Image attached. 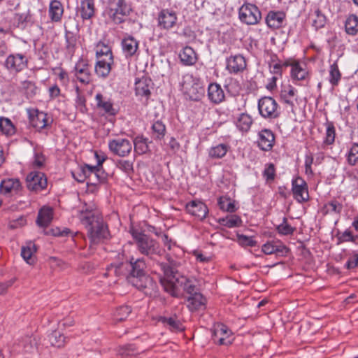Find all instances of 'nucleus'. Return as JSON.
Masks as SVG:
<instances>
[{"label":"nucleus","mask_w":358,"mask_h":358,"mask_svg":"<svg viewBox=\"0 0 358 358\" xmlns=\"http://www.w3.org/2000/svg\"><path fill=\"white\" fill-rule=\"evenodd\" d=\"M169 264L157 262L161 270L164 272V278L161 284L166 292L173 296H178L181 289L190 295L198 293V288L193 280L180 275L176 270L177 264L173 259L168 258Z\"/></svg>","instance_id":"obj_1"},{"label":"nucleus","mask_w":358,"mask_h":358,"mask_svg":"<svg viewBox=\"0 0 358 358\" xmlns=\"http://www.w3.org/2000/svg\"><path fill=\"white\" fill-rule=\"evenodd\" d=\"M79 219L87 229L90 246L108 238V227L94 203L85 204L80 211Z\"/></svg>","instance_id":"obj_2"},{"label":"nucleus","mask_w":358,"mask_h":358,"mask_svg":"<svg viewBox=\"0 0 358 358\" xmlns=\"http://www.w3.org/2000/svg\"><path fill=\"white\" fill-rule=\"evenodd\" d=\"M131 234L134 239L138 250L143 255L153 259L155 256H161L163 250L159 243L148 235L145 234L137 229H131Z\"/></svg>","instance_id":"obj_3"},{"label":"nucleus","mask_w":358,"mask_h":358,"mask_svg":"<svg viewBox=\"0 0 358 358\" xmlns=\"http://www.w3.org/2000/svg\"><path fill=\"white\" fill-rule=\"evenodd\" d=\"M131 10L126 0H108L106 13L115 24H120L124 22Z\"/></svg>","instance_id":"obj_4"},{"label":"nucleus","mask_w":358,"mask_h":358,"mask_svg":"<svg viewBox=\"0 0 358 358\" xmlns=\"http://www.w3.org/2000/svg\"><path fill=\"white\" fill-rule=\"evenodd\" d=\"M181 87L184 93L192 100H199L204 94L205 90L201 80L191 73L182 76Z\"/></svg>","instance_id":"obj_5"},{"label":"nucleus","mask_w":358,"mask_h":358,"mask_svg":"<svg viewBox=\"0 0 358 358\" xmlns=\"http://www.w3.org/2000/svg\"><path fill=\"white\" fill-rule=\"evenodd\" d=\"M146 264L143 258L135 259L131 257L129 262L121 263L117 266L113 264L108 268V273L114 272L116 275H120V271L123 268L127 270V278L129 276L138 277L145 274Z\"/></svg>","instance_id":"obj_6"},{"label":"nucleus","mask_w":358,"mask_h":358,"mask_svg":"<svg viewBox=\"0 0 358 358\" xmlns=\"http://www.w3.org/2000/svg\"><path fill=\"white\" fill-rule=\"evenodd\" d=\"M127 281L146 295L155 296L157 292L158 286L157 282L154 281L152 278L145 273L138 277H127Z\"/></svg>","instance_id":"obj_7"},{"label":"nucleus","mask_w":358,"mask_h":358,"mask_svg":"<svg viewBox=\"0 0 358 358\" xmlns=\"http://www.w3.org/2000/svg\"><path fill=\"white\" fill-rule=\"evenodd\" d=\"M258 110L260 115L266 119H275L280 114L278 103L271 96H264L259 99Z\"/></svg>","instance_id":"obj_8"},{"label":"nucleus","mask_w":358,"mask_h":358,"mask_svg":"<svg viewBox=\"0 0 358 358\" xmlns=\"http://www.w3.org/2000/svg\"><path fill=\"white\" fill-rule=\"evenodd\" d=\"M238 15L240 20L249 25L257 24L262 18L259 8L252 3L243 4L239 8Z\"/></svg>","instance_id":"obj_9"},{"label":"nucleus","mask_w":358,"mask_h":358,"mask_svg":"<svg viewBox=\"0 0 358 358\" xmlns=\"http://www.w3.org/2000/svg\"><path fill=\"white\" fill-rule=\"evenodd\" d=\"M28 58L22 53L8 55L5 61L4 66L10 73H17L27 67Z\"/></svg>","instance_id":"obj_10"},{"label":"nucleus","mask_w":358,"mask_h":358,"mask_svg":"<svg viewBox=\"0 0 358 358\" xmlns=\"http://www.w3.org/2000/svg\"><path fill=\"white\" fill-rule=\"evenodd\" d=\"M108 149L114 155L124 157L128 156L133 148V145L129 139L117 138L108 141Z\"/></svg>","instance_id":"obj_11"},{"label":"nucleus","mask_w":358,"mask_h":358,"mask_svg":"<svg viewBox=\"0 0 358 358\" xmlns=\"http://www.w3.org/2000/svg\"><path fill=\"white\" fill-rule=\"evenodd\" d=\"M231 336V331L221 323L215 324L212 329V339L218 345H230L232 342Z\"/></svg>","instance_id":"obj_12"},{"label":"nucleus","mask_w":358,"mask_h":358,"mask_svg":"<svg viewBox=\"0 0 358 358\" xmlns=\"http://www.w3.org/2000/svg\"><path fill=\"white\" fill-rule=\"evenodd\" d=\"M27 187L33 192H41L47 187V178L45 174L39 171H32L27 176Z\"/></svg>","instance_id":"obj_13"},{"label":"nucleus","mask_w":358,"mask_h":358,"mask_svg":"<svg viewBox=\"0 0 358 358\" xmlns=\"http://www.w3.org/2000/svg\"><path fill=\"white\" fill-rule=\"evenodd\" d=\"M75 77L83 84H88L91 81V68L88 61L80 59L76 64L74 67Z\"/></svg>","instance_id":"obj_14"},{"label":"nucleus","mask_w":358,"mask_h":358,"mask_svg":"<svg viewBox=\"0 0 358 358\" xmlns=\"http://www.w3.org/2000/svg\"><path fill=\"white\" fill-rule=\"evenodd\" d=\"M177 20L175 11L162 9L158 14L157 24L160 29L169 30L176 25Z\"/></svg>","instance_id":"obj_15"},{"label":"nucleus","mask_w":358,"mask_h":358,"mask_svg":"<svg viewBox=\"0 0 358 358\" xmlns=\"http://www.w3.org/2000/svg\"><path fill=\"white\" fill-rule=\"evenodd\" d=\"M292 192L294 199L300 203L305 202L309 199L307 184L301 177L292 180Z\"/></svg>","instance_id":"obj_16"},{"label":"nucleus","mask_w":358,"mask_h":358,"mask_svg":"<svg viewBox=\"0 0 358 358\" xmlns=\"http://www.w3.org/2000/svg\"><path fill=\"white\" fill-rule=\"evenodd\" d=\"M185 209L189 214L201 220H203L208 213L207 206L198 200H193L187 203L185 206Z\"/></svg>","instance_id":"obj_17"},{"label":"nucleus","mask_w":358,"mask_h":358,"mask_svg":"<svg viewBox=\"0 0 358 358\" xmlns=\"http://www.w3.org/2000/svg\"><path fill=\"white\" fill-rule=\"evenodd\" d=\"M258 137L257 145L262 150L269 151L272 149L275 136L270 129H264L260 131Z\"/></svg>","instance_id":"obj_18"},{"label":"nucleus","mask_w":358,"mask_h":358,"mask_svg":"<svg viewBox=\"0 0 358 358\" xmlns=\"http://www.w3.org/2000/svg\"><path fill=\"white\" fill-rule=\"evenodd\" d=\"M227 71L230 73H238L246 68V61L241 55L231 56L227 59Z\"/></svg>","instance_id":"obj_19"},{"label":"nucleus","mask_w":358,"mask_h":358,"mask_svg":"<svg viewBox=\"0 0 358 358\" xmlns=\"http://www.w3.org/2000/svg\"><path fill=\"white\" fill-rule=\"evenodd\" d=\"M64 12V8L59 0H51L48 7V15L53 22H60Z\"/></svg>","instance_id":"obj_20"},{"label":"nucleus","mask_w":358,"mask_h":358,"mask_svg":"<svg viewBox=\"0 0 358 358\" xmlns=\"http://www.w3.org/2000/svg\"><path fill=\"white\" fill-rule=\"evenodd\" d=\"M77 13L83 20L91 19L95 13L94 1L82 0L77 8Z\"/></svg>","instance_id":"obj_21"},{"label":"nucleus","mask_w":358,"mask_h":358,"mask_svg":"<svg viewBox=\"0 0 358 358\" xmlns=\"http://www.w3.org/2000/svg\"><path fill=\"white\" fill-rule=\"evenodd\" d=\"M138 41L131 36L122 39L121 45L124 55L127 58L136 55L138 49Z\"/></svg>","instance_id":"obj_22"},{"label":"nucleus","mask_w":358,"mask_h":358,"mask_svg":"<svg viewBox=\"0 0 358 358\" xmlns=\"http://www.w3.org/2000/svg\"><path fill=\"white\" fill-rule=\"evenodd\" d=\"M296 90L290 85L283 86L280 91V99L285 104L288 105L291 108V110H294V100L297 101L296 97Z\"/></svg>","instance_id":"obj_23"},{"label":"nucleus","mask_w":358,"mask_h":358,"mask_svg":"<svg viewBox=\"0 0 358 358\" xmlns=\"http://www.w3.org/2000/svg\"><path fill=\"white\" fill-rule=\"evenodd\" d=\"M208 97L212 103L218 104L224 100L225 95L219 84L212 83L208 87Z\"/></svg>","instance_id":"obj_24"},{"label":"nucleus","mask_w":358,"mask_h":358,"mask_svg":"<svg viewBox=\"0 0 358 358\" xmlns=\"http://www.w3.org/2000/svg\"><path fill=\"white\" fill-rule=\"evenodd\" d=\"M113 62V56L110 58H103L98 59L95 66L94 71L99 77L106 78L108 76L111 70V64Z\"/></svg>","instance_id":"obj_25"},{"label":"nucleus","mask_w":358,"mask_h":358,"mask_svg":"<svg viewBox=\"0 0 358 358\" xmlns=\"http://www.w3.org/2000/svg\"><path fill=\"white\" fill-rule=\"evenodd\" d=\"M285 18V14L281 11H269L266 17V23L271 29H278L282 27Z\"/></svg>","instance_id":"obj_26"},{"label":"nucleus","mask_w":358,"mask_h":358,"mask_svg":"<svg viewBox=\"0 0 358 358\" xmlns=\"http://www.w3.org/2000/svg\"><path fill=\"white\" fill-rule=\"evenodd\" d=\"M21 189V184L17 178H7L1 181L0 192L6 194L8 193H17Z\"/></svg>","instance_id":"obj_27"},{"label":"nucleus","mask_w":358,"mask_h":358,"mask_svg":"<svg viewBox=\"0 0 358 358\" xmlns=\"http://www.w3.org/2000/svg\"><path fill=\"white\" fill-rule=\"evenodd\" d=\"M179 57L182 64L185 66L194 65L197 57L194 49L189 46L185 47L180 52Z\"/></svg>","instance_id":"obj_28"},{"label":"nucleus","mask_w":358,"mask_h":358,"mask_svg":"<svg viewBox=\"0 0 358 358\" xmlns=\"http://www.w3.org/2000/svg\"><path fill=\"white\" fill-rule=\"evenodd\" d=\"M31 18L30 9L25 8L22 11L15 13L13 19L17 27L24 29L28 23L31 22Z\"/></svg>","instance_id":"obj_29"},{"label":"nucleus","mask_w":358,"mask_h":358,"mask_svg":"<svg viewBox=\"0 0 358 358\" xmlns=\"http://www.w3.org/2000/svg\"><path fill=\"white\" fill-rule=\"evenodd\" d=\"M253 120L250 115L247 113H241L235 120V124L237 129L241 132H248Z\"/></svg>","instance_id":"obj_30"},{"label":"nucleus","mask_w":358,"mask_h":358,"mask_svg":"<svg viewBox=\"0 0 358 358\" xmlns=\"http://www.w3.org/2000/svg\"><path fill=\"white\" fill-rule=\"evenodd\" d=\"M52 220V210L48 207L42 208L38 214L36 223L39 227H45Z\"/></svg>","instance_id":"obj_31"},{"label":"nucleus","mask_w":358,"mask_h":358,"mask_svg":"<svg viewBox=\"0 0 358 358\" xmlns=\"http://www.w3.org/2000/svg\"><path fill=\"white\" fill-rule=\"evenodd\" d=\"M206 299L203 295L198 293L190 295L187 297V307L191 311L196 310L205 305Z\"/></svg>","instance_id":"obj_32"},{"label":"nucleus","mask_w":358,"mask_h":358,"mask_svg":"<svg viewBox=\"0 0 358 358\" xmlns=\"http://www.w3.org/2000/svg\"><path fill=\"white\" fill-rule=\"evenodd\" d=\"M31 126L37 129H43L48 125V115L43 112L36 111V114L30 119Z\"/></svg>","instance_id":"obj_33"},{"label":"nucleus","mask_w":358,"mask_h":358,"mask_svg":"<svg viewBox=\"0 0 358 358\" xmlns=\"http://www.w3.org/2000/svg\"><path fill=\"white\" fill-rule=\"evenodd\" d=\"M289 66L292 67L291 76L292 79L296 80H303L306 79L308 72L299 62L289 63Z\"/></svg>","instance_id":"obj_34"},{"label":"nucleus","mask_w":358,"mask_h":358,"mask_svg":"<svg viewBox=\"0 0 358 358\" xmlns=\"http://www.w3.org/2000/svg\"><path fill=\"white\" fill-rule=\"evenodd\" d=\"M148 139L143 136H136L133 143L134 151L138 155L145 154L149 151Z\"/></svg>","instance_id":"obj_35"},{"label":"nucleus","mask_w":358,"mask_h":358,"mask_svg":"<svg viewBox=\"0 0 358 358\" xmlns=\"http://www.w3.org/2000/svg\"><path fill=\"white\" fill-rule=\"evenodd\" d=\"M150 80L141 79L135 83L136 94L138 96H148L150 94L149 83Z\"/></svg>","instance_id":"obj_36"},{"label":"nucleus","mask_w":358,"mask_h":358,"mask_svg":"<svg viewBox=\"0 0 358 358\" xmlns=\"http://www.w3.org/2000/svg\"><path fill=\"white\" fill-rule=\"evenodd\" d=\"M229 146L226 144H219L210 148L208 155L213 159H221L224 157L229 150Z\"/></svg>","instance_id":"obj_37"},{"label":"nucleus","mask_w":358,"mask_h":358,"mask_svg":"<svg viewBox=\"0 0 358 358\" xmlns=\"http://www.w3.org/2000/svg\"><path fill=\"white\" fill-rule=\"evenodd\" d=\"M0 130L6 136H12L15 134V127L9 118L0 117Z\"/></svg>","instance_id":"obj_38"},{"label":"nucleus","mask_w":358,"mask_h":358,"mask_svg":"<svg viewBox=\"0 0 358 358\" xmlns=\"http://www.w3.org/2000/svg\"><path fill=\"white\" fill-rule=\"evenodd\" d=\"M158 321L162 322L165 327L171 331L182 330L180 321L173 317L161 316L159 317Z\"/></svg>","instance_id":"obj_39"},{"label":"nucleus","mask_w":358,"mask_h":358,"mask_svg":"<svg viewBox=\"0 0 358 358\" xmlns=\"http://www.w3.org/2000/svg\"><path fill=\"white\" fill-rule=\"evenodd\" d=\"M345 28L348 34L355 35L358 31V17L350 15L346 20Z\"/></svg>","instance_id":"obj_40"},{"label":"nucleus","mask_w":358,"mask_h":358,"mask_svg":"<svg viewBox=\"0 0 358 358\" xmlns=\"http://www.w3.org/2000/svg\"><path fill=\"white\" fill-rule=\"evenodd\" d=\"M92 171L89 174V181L92 184L96 185L97 182H103L106 180L105 174L101 172V168L91 166Z\"/></svg>","instance_id":"obj_41"},{"label":"nucleus","mask_w":358,"mask_h":358,"mask_svg":"<svg viewBox=\"0 0 358 358\" xmlns=\"http://www.w3.org/2000/svg\"><path fill=\"white\" fill-rule=\"evenodd\" d=\"M347 160L348 164L352 166L358 163V143H352L348 147Z\"/></svg>","instance_id":"obj_42"},{"label":"nucleus","mask_w":358,"mask_h":358,"mask_svg":"<svg viewBox=\"0 0 358 358\" xmlns=\"http://www.w3.org/2000/svg\"><path fill=\"white\" fill-rule=\"evenodd\" d=\"M95 99L96 100V105L99 108L103 109L106 113L114 115V108L111 102L103 100L101 94H96Z\"/></svg>","instance_id":"obj_43"},{"label":"nucleus","mask_w":358,"mask_h":358,"mask_svg":"<svg viewBox=\"0 0 358 358\" xmlns=\"http://www.w3.org/2000/svg\"><path fill=\"white\" fill-rule=\"evenodd\" d=\"M20 89L27 98L33 97L36 94L37 90L35 83L30 80L22 81Z\"/></svg>","instance_id":"obj_44"},{"label":"nucleus","mask_w":358,"mask_h":358,"mask_svg":"<svg viewBox=\"0 0 358 358\" xmlns=\"http://www.w3.org/2000/svg\"><path fill=\"white\" fill-rule=\"evenodd\" d=\"M343 205L336 200H333L326 203L323 208L324 214H339L342 211Z\"/></svg>","instance_id":"obj_45"},{"label":"nucleus","mask_w":358,"mask_h":358,"mask_svg":"<svg viewBox=\"0 0 358 358\" xmlns=\"http://www.w3.org/2000/svg\"><path fill=\"white\" fill-rule=\"evenodd\" d=\"M220 223L227 227L233 228L239 227L241 223V219L236 215H231L220 220Z\"/></svg>","instance_id":"obj_46"},{"label":"nucleus","mask_w":358,"mask_h":358,"mask_svg":"<svg viewBox=\"0 0 358 358\" xmlns=\"http://www.w3.org/2000/svg\"><path fill=\"white\" fill-rule=\"evenodd\" d=\"M152 132L155 139L160 140L165 135L166 126L162 121L157 120L152 124Z\"/></svg>","instance_id":"obj_47"},{"label":"nucleus","mask_w":358,"mask_h":358,"mask_svg":"<svg viewBox=\"0 0 358 358\" xmlns=\"http://www.w3.org/2000/svg\"><path fill=\"white\" fill-rule=\"evenodd\" d=\"M341 78V73L338 69V66L336 62H334L330 66L329 69V83L333 86L338 85Z\"/></svg>","instance_id":"obj_48"},{"label":"nucleus","mask_w":358,"mask_h":358,"mask_svg":"<svg viewBox=\"0 0 358 358\" xmlns=\"http://www.w3.org/2000/svg\"><path fill=\"white\" fill-rule=\"evenodd\" d=\"M336 137V129L335 127L331 122H327L326 123V133L324 139V143L326 145H331L334 143Z\"/></svg>","instance_id":"obj_49"},{"label":"nucleus","mask_w":358,"mask_h":358,"mask_svg":"<svg viewBox=\"0 0 358 358\" xmlns=\"http://www.w3.org/2000/svg\"><path fill=\"white\" fill-rule=\"evenodd\" d=\"M96 54L98 59L104 58H110V56H113L110 48L103 43V42H99L96 46Z\"/></svg>","instance_id":"obj_50"},{"label":"nucleus","mask_w":358,"mask_h":358,"mask_svg":"<svg viewBox=\"0 0 358 358\" xmlns=\"http://www.w3.org/2000/svg\"><path fill=\"white\" fill-rule=\"evenodd\" d=\"M92 169L91 165L85 164L82 166L78 172L73 173V176L77 181L83 182L87 178L89 179V174L91 173L90 171H92Z\"/></svg>","instance_id":"obj_51"},{"label":"nucleus","mask_w":358,"mask_h":358,"mask_svg":"<svg viewBox=\"0 0 358 358\" xmlns=\"http://www.w3.org/2000/svg\"><path fill=\"white\" fill-rule=\"evenodd\" d=\"M218 205L220 209L227 212L233 213L236 210L234 201L227 197H220L218 199Z\"/></svg>","instance_id":"obj_52"},{"label":"nucleus","mask_w":358,"mask_h":358,"mask_svg":"<svg viewBox=\"0 0 358 358\" xmlns=\"http://www.w3.org/2000/svg\"><path fill=\"white\" fill-rule=\"evenodd\" d=\"M36 250L35 245L30 242L26 246L22 248L21 256L28 264H31V257Z\"/></svg>","instance_id":"obj_53"},{"label":"nucleus","mask_w":358,"mask_h":358,"mask_svg":"<svg viewBox=\"0 0 358 358\" xmlns=\"http://www.w3.org/2000/svg\"><path fill=\"white\" fill-rule=\"evenodd\" d=\"M66 338L58 331H54L49 336V340L52 345L61 348L65 343Z\"/></svg>","instance_id":"obj_54"},{"label":"nucleus","mask_w":358,"mask_h":358,"mask_svg":"<svg viewBox=\"0 0 358 358\" xmlns=\"http://www.w3.org/2000/svg\"><path fill=\"white\" fill-rule=\"evenodd\" d=\"M276 230L278 234L281 235L288 236L292 235L294 232L295 228L289 224L287 223V219L284 217L282 222L276 227Z\"/></svg>","instance_id":"obj_55"},{"label":"nucleus","mask_w":358,"mask_h":358,"mask_svg":"<svg viewBox=\"0 0 358 358\" xmlns=\"http://www.w3.org/2000/svg\"><path fill=\"white\" fill-rule=\"evenodd\" d=\"M289 66V62H285L284 63H281L280 61L275 62L274 59H272L271 62L269 63V69L270 71L273 74L281 75L282 68L283 66Z\"/></svg>","instance_id":"obj_56"},{"label":"nucleus","mask_w":358,"mask_h":358,"mask_svg":"<svg viewBox=\"0 0 358 358\" xmlns=\"http://www.w3.org/2000/svg\"><path fill=\"white\" fill-rule=\"evenodd\" d=\"M117 167L128 176L134 173L133 162L129 160L120 159L117 162Z\"/></svg>","instance_id":"obj_57"},{"label":"nucleus","mask_w":358,"mask_h":358,"mask_svg":"<svg viewBox=\"0 0 358 358\" xmlns=\"http://www.w3.org/2000/svg\"><path fill=\"white\" fill-rule=\"evenodd\" d=\"M131 309L128 306H122L119 307L115 313V317L117 321L125 320L131 313Z\"/></svg>","instance_id":"obj_58"},{"label":"nucleus","mask_w":358,"mask_h":358,"mask_svg":"<svg viewBox=\"0 0 358 358\" xmlns=\"http://www.w3.org/2000/svg\"><path fill=\"white\" fill-rule=\"evenodd\" d=\"M315 18L313 20V25L317 29L323 27L326 24V17L320 9L315 11Z\"/></svg>","instance_id":"obj_59"},{"label":"nucleus","mask_w":358,"mask_h":358,"mask_svg":"<svg viewBox=\"0 0 358 358\" xmlns=\"http://www.w3.org/2000/svg\"><path fill=\"white\" fill-rule=\"evenodd\" d=\"M237 241L242 246L254 247L257 245V241L252 236H248L243 234H237Z\"/></svg>","instance_id":"obj_60"},{"label":"nucleus","mask_w":358,"mask_h":358,"mask_svg":"<svg viewBox=\"0 0 358 358\" xmlns=\"http://www.w3.org/2000/svg\"><path fill=\"white\" fill-rule=\"evenodd\" d=\"M345 268L348 270H352L358 268V251H355L349 257L345 264Z\"/></svg>","instance_id":"obj_61"},{"label":"nucleus","mask_w":358,"mask_h":358,"mask_svg":"<svg viewBox=\"0 0 358 358\" xmlns=\"http://www.w3.org/2000/svg\"><path fill=\"white\" fill-rule=\"evenodd\" d=\"M119 355L123 357L131 356L138 353L135 346L129 344L121 346L118 350Z\"/></svg>","instance_id":"obj_62"},{"label":"nucleus","mask_w":358,"mask_h":358,"mask_svg":"<svg viewBox=\"0 0 358 358\" xmlns=\"http://www.w3.org/2000/svg\"><path fill=\"white\" fill-rule=\"evenodd\" d=\"M263 176L266 180H273L275 178V169L273 164L270 163L266 165Z\"/></svg>","instance_id":"obj_63"},{"label":"nucleus","mask_w":358,"mask_h":358,"mask_svg":"<svg viewBox=\"0 0 358 358\" xmlns=\"http://www.w3.org/2000/svg\"><path fill=\"white\" fill-rule=\"evenodd\" d=\"M76 91L77 94L76 99V106L80 110V111L84 112L86 110L85 98L84 96L80 94V89L78 86L76 87Z\"/></svg>","instance_id":"obj_64"}]
</instances>
